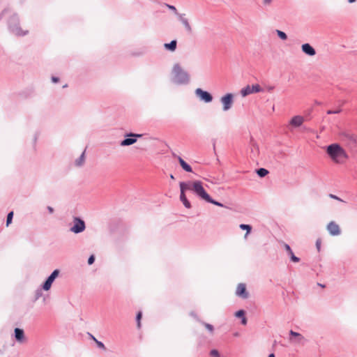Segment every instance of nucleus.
I'll return each instance as SVG.
<instances>
[{"instance_id":"obj_37","label":"nucleus","mask_w":357,"mask_h":357,"mask_svg":"<svg viewBox=\"0 0 357 357\" xmlns=\"http://www.w3.org/2000/svg\"><path fill=\"white\" fill-rule=\"evenodd\" d=\"M94 261H95V256L92 255L88 259V264L89 265H91L94 263Z\"/></svg>"},{"instance_id":"obj_28","label":"nucleus","mask_w":357,"mask_h":357,"mask_svg":"<svg viewBox=\"0 0 357 357\" xmlns=\"http://www.w3.org/2000/svg\"><path fill=\"white\" fill-rule=\"evenodd\" d=\"M13 218V212L10 211L7 215V218H6V226L7 227L12 222Z\"/></svg>"},{"instance_id":"obj_32","label":"nucleus","mask_w":357,"mask_h":357,"mask_svg":"<svg viewBox=\"0 0 357 357\" xmlns=\"http://www.w3.org/2000/svg\"><path fill=\"white\" fill-rule=\"evenodd\" d=\"M142 312H139L137 314V316H136V320H137V327L139 328L141 327V322H140V320L142 319Z\"/></svg>"},{"instance_id":"obj_14","label":"nucleus","mask_w":357,"mask_h":357,"mask_svg":"<svg viewBox=\"0 0 357 357\" xmlns=\"http://www.w3.org/2000/svg\"><path fill=\"white\" fill-rule=\"evenodd\" d=\"M236 294L243 299H246L249 297V294L246 290V286L245 284L240 283L238 284L236 290Z\"/></svg>"},{"instance_id":"obj_10","label":"nucleus","mask_w":357,"mask_h":357,"mask_svg":"<svg viewBox=\"0 0 357 357\" xmlns=\"http://www.w3.org/2000/svg\"><path fill=\"white\" fill-rule=\"evenodd\" d=\"M180 190H181V195H180V200L183 203V204L187 208H191L190 202L188 200L185 192L188 190L187 184L185 182H180Z\"/></svg>"},{"instance_id":"obj_35","label":"nucleus","mask_w":357,"mask_h":357,"mask_svg":"<svg viewBox=\"0 0 357 357\" xmlns=\"http://www.w3.org/2000/svg\"><path fill=\"white\" fill-rule=\"evenodd\" d=\"M210 356L211 357H220L219 352L216 349L211 350V352H210Z\"/></svg>"},{"instance_id":"obj_2","label":"nucleus","mask_w":357,"mask_h":357,"mask_svg":"<svg viewBox=\"0 0 357 357\" xmlns=\"http://www.w3.org/2000/svg\"><path fill=\"white\" fill-rule=\"evenodd\" d=\"M326 153L331 159L337 163L343 162L347 158V153L338 144L334 143L326 147Z\"/></svg>"},{"instance_id":"obj_42","label":"nucleus","mask_w":357,"mask_h":357,"mask_svg":"<svg viewBox=\"0 0 357 357\" xmlns=\"http://www.w3.org/2000/svg\"><path fill=\"white\" fill-rule=\"evenodd\" d=\"M47 208L50 213H52L54 212V208L52 206H47Z\"/></svg>"},{"instance_id":"obj_40","label":"nucleus","mask_w":357,"mask_h":357,"mask_svg":"<svg viewBox=\"0 0 357 357\" xmlns=\"http://www.w3.org/2000/svg\"><path fill=\"white\" fill-rule=\"evenodd\" d=\"M241 324L243 325L247 324V319H246L245 316H244L243 318H241Z\"/></svg>"},{"instance_id":"obj_15","label":"nucleus","mask_w":357,"mask_h":357,"mask_svg":"<svg viewBox=\"0 0 357 357\" xmlns=\"http://www.w3.org/2000/svg\"><path fill=\"white\" fill-rule=\"evenodd\" d=\"M177 18L178 20L181 22V23L183 25L185 29L188 31V32H191L192 31V27L188 22V20L185 17V13H179V14H177Z\"/></svg>"},{"instance_id":"obj_31","label":"nucleus","mask_w":357,"mask_h":357,"mask_svg":"<svg viewBox=\"0 0 357 357\" xmlns=\"http://www.w3.org/2000/svg\"><path fill=\"white\" fill-rule=\"evenodd\" d=\"M165 6L167 8H168L169 10H172L176 15H177V14H179V13H178L177 9L176 8V7L174 6L169 5L167 3H165Z\"/></svg>"},{"instance_id":"obj_52","label":"nucleus","mask_w":357,"mask_h":357,"mask_svg":"<svg viewBox=\"0 0 357 357\" xmlns=\"http://www.w3.org/2000/svg\"><path fill=\"white\" fill-rule=\"evenodd\" d=\"M213 149L214 150L215 149V143L213 144Z\"/></svg>"},{"instance_id":"obj_48","label":"nucleus","mask_w":357,"mask_h":357,"mask_svg":"<svg viewBox=\"0 0 357 357\" xmlns=\"http://www.w3.org/2000/svg\"><path fill=\"white\" fill-rule=\"evenodd\" d=\"M268 357H275L274 354H269Z\"/></svg>"},{"instance_id":"obj_45","label":"nucleus","mask_w":357,"mask_h":357,"mask_svg":"<svg viewBox=\"0 0 357 357\" xmlns=\"http://www.w3.org/2000/svg\"><path fill=\"white\" fill-rule=\"evenodd\" d=\"M274 89V86H270L268 87V91H271Z\"/></svg>"},{"instance_id":"obj_16","label":"nucleus","mask_w":357,"mask_h":357,"mask_svg":"<svg viewBox=\"0 0 357 357\" xmlns=\"http://www.w3.org/2000/svg\"><path fill=\"white\" fill-rule=\"evenodd\" d=\"M301 50L306 55L313 56L316 54L314 48L309 43H304L301 45Z\"/></svg>"},{"instance_id":"obj_20","label":"nucleus","mask_w":357,"mask_h":357,"mask_svg":"<svg viewBox=\"0 0 357 357\" xmlns=\"http://www.w3.org/2000/svg\"><path fill=\"white\" fill-rule=\"evenodd\" d=\"M15 337L17 342L22 343L24 341V333L21 328H15Z\"/></svg>"},{"instance_id":"obj_19","label":"nucleus","mask_w":357,"mask_h":357,"mask_svg":"<svg viewBox=\"0 0 357 357\" xmlns=\"http://www.w3.org/2000/svg\"><path fill=\"white\" fill-rule=\"evenodd\" d=\"M289 341L296 345L303 346L305 345L307 340L305 338L303 335H299L298 337H296V339H293L292 337H289Z\"/></svg>"},{"instance_id":"obj_18","label":"nucleus","mask_w":357,"mask_h":357,"mask_svg":"<svg viewBox=\"0 0 357 357\" xmlns=\"http://www.w3.org/2000/svg\"><path fill=\"white\" fill-rule=\"evenodd\" d=\"M250 151H251V158H256L259 153V147L257 144V143L254 141V139L252 138H251L250 139Z\"/></svg>"},{"instance_id":"obj_4","label":"nucleus","mask_w":357,"mask_h":357,"mask_svg":"<svg viewBox=\"0 0 357 357\" xmlns=\"http://www.w3.org/2000/svg\"><path fill=\"white\" fill-rule=\"evenodd\" d=\"M188 190L192 191L200 199L207 202L211 197L210 195L204 190L202 183L200 181H195L194 182H185Z\"/></svg>"},{"instance_id":"obj_11","label":"nucleus","mask_w":357,"mask_h":357,"mask_svg":"<svg viewBox=\"0 0 357 357\" xmlns=\"http://www.w3.org/2000/svg\"><path fill=\"white\" fill-rule=\"evenodd\" d=\"M59 270L55 269L50 275L46 279L45 282L43 283L42 287L43 290L48 291L50 289L52 283L54 282V280L59 276Z\"/></svg>"},{"instance_id":"obj_24","label":"nucleus","mask_w":357,"mask_h":357,"mask_svg":"<svg viewBox=\"0 0 357 357\" xmlns=\"http://www.w3.org/2000/svg\"><path fill=\"white\" fill-rule=\"evenodd\" d=\"M178 162L182 167V168L186 171L187 172H192V169L190 165H189L185 160H183L181 157H178Z\"/></svg>"},{"instance_id":"obj_17","label":"nucleus","mask_w":357,"mask_h":357,"mask_svg":"<svg viewBox=\"0 0 357 357\" xmlns=\"http://www.w3.org/2000/svg\"><path fill=\"white\" fill-rule=\"evenodd\" d=\"M304 122V118L302 116H295L290 121V125L297 128L301 126Z\"/></svg>"},{"instance_id":"obj_12","label":"nucleus","mask_w":357,"mask_h":357,"mask_svg":"<svg viewBox=\"0 0 357 357\" xmlns=\"http://www.w3.org/2000/svg\"><path fill=\"white\" fill-rule=\"evenodd\" d=\"M261 91H262V89L259 84H255L252 86L248 85L241 90V94L243 97H245L251 93H259Z\"/></svg>"},{"instance_id":"obj_46","label":"nucleus","mask_w":357,"mask_h":357,"mask_svg":"<svg viewBox=\"0 0 357 357\" xmlns=\"http://www.w3.org/2000/svg\"><path fill=\"white\" fill-rule=\"evenodd\" d=\"M349 3H353L356 1V0H347Z\"/></svg>"},{"instance_id":"obj_23","label":"nucleus","mask_w":357,"mask_h":357,"mask_svg":"<svg viewBox=\"0 0 357 357\" xmlns=\"http://www.w3.org/2000/svg\"><path fill=\"white\" fill-rule=\"evenodd\" d=\"M85 162V151L82 152L81 155L75 160V165L76 167H81L84 165Z\"/></svg>"},{"instance_id":"obj_44","label":"nucleus","mask_w":357,"mask_h":357,"mask_svg":"<svg viewBox=\"0 0 357 357\" xmlns=\"http://www.w3.org/2000/svg\"><path fill=\"white\" fill-rule=\"evenodd\" d=\"M330 197L331 198H333V199H338V200H340L337 196L335 195H330Z\"/></svg>"},{"instance_id":"obj_33","label":"nucleus","mask_w":357,"mask_h":357,"mask_svg":"<svg viewBox=\"0 0 357 357\" xmlns=\"http://www.w3.org/2000/svg\"><path fill=\"white\" fill-rule=\"evenodd\" d=\"M245 312L243 310H240L235 313V316L238 318H243L245 316Z\"/></svg>"},{"instance_id":"obj_25","label":"nucleus","mask_w":357,"mask_h":357,"mask_svg":"<svg viewBox=\"0 0 357 357\" xmlns=\"http://www.w3.org/2000/svg\"><path fill=\"white\" fill-rule=\"evenodd\" d=\"M239 227L242 230H245L246 231V233H245V236H244V238H246L248 235L250 233V231L252 230V227L250 225H249L241 224L239 225Z\"/></svg>"},{"instance_id":"obj_3","label":"nucleus","mask_w":357,"mask_h":357,"mask_svg":"<svg viewBox=\"0 0 357 357\" xmlns=\"http://www.w3.org/2000/svg\"><path fill=\"white\" fill-rule=\"evenodd\" d=\"M172 81L178 85H187L190 82L189 73L182 68L179 63H175L172 68Z\"/></svg>"},{"instance_id":"obj_30","label":"nucleus","mask_w":357,"mask_h":357,"mask_svg":"<svg viewBox=\"0 0 357 357\" xmlns=\"http://www.w3.org/2000/svg\"><path fill=\"white\" fill-rule=\"evenodd\" d=\"M207 202L213 204L215 206H221V207L225 206L222 203L213 199L211 197L209 198V199L207 201Z\"/></svg>"},{"instance_id":"obj_26","label":"nucleus","mask_w":357,"mask_h":357,"mask_svg":"<svg viewBox=\"0 0 357 357\" xmlns=\"http://www.w3.org/2000/svg\"><path fill=\"white\" fill-rule=\"evenodd\" d=\"M256 172L259 177H264L268 174V171L265 168H259L256 169Z\"/></svg>"},{"instance_id":"obj_22","label":"nucleus","mask_w":357,"mask_h":357,"mask_svg":"<svg viewBox=\"0 0 357 357\" xmlns=\"http://www.w3.org/2000/svg\"><path fill=\"white\" fill-rule=\"evenodd\" d=\"M177 41L176 40H172L169 43H165L164 47L165 50H169L170 52H174L176 49Z\"/></svg>"},{"instance_id":"obj_47","label":"nucleus","mask_w":357,"mask_h":357,"mask_svg":"<svg viewBox=\"0 0 357 357\" xmlns=\"http://www.w3.org/2000/svg\"><path fill=\"white\" fill-rule=\"evenodd\" d=\"M33 140H34V143H36V141H37V136L36 135L34 136Z\"/></svg>"},{"instance_id":"obj_5","label":"nucleus","mask_w":357,"mask_h":357,"mask_svg":"<svg viewBox=\"0 0 357 357\" xmlns=\"http://www.w3.org/2000/svg\"><path fill=\"white\" fill-rule=\"evenodd\" d=\"M73 226L70 227V231L75 234H79L84 231L86 229V225L83 220L78 217L73 218Z\"/></svg>"},{"instance_id":"obj_27","label":"nucleus","mask_w":357,"mask_h":357,"mask_svg":"<svg viewBox=\"0 0 357 357\" xmlns=\"http://www.w3.org/2000/svg\"><path fill=\"white\" fill-rule=\"evenodd\" d=\"M275 31H276L278 36L282 40H285L287 39V36L284 31L278 30V29H277Z\"/></svg>"},{"instance_id":"obj_38","label":"nucleus","mask_w":357,"mask_h":357,"mask_svg":"<svg viewBox=\"0 0 357 357\" xmlns=\"http://www.w3.org/2000/svg\"><path fill=\"white\" fill-rule=\"evenodd\" d=\"M273 2V0H263L262 3L264 6H270Z\"/></svg>"},{"instance_id":"obj_43","label":"nucleus","mask_w":357,"mask_h":357,"mask_svg":"<svg viewBox=\"0 0 357 357\" xmlns=\"http://www.w3.org/2000/svg\"><path fill=\"white\" fill-rule=\"evenodd\" d=\"M320 245H321V243H320L319 241H317L316 242V246H317L318 250H319V249H320Z\"/></svg>"},{"instance_id":"obj_6","label":"nucleus","mask_w":357,"mask_h":357,"mask_svg":"<svg viewBox=\"0 0 357 357\" xmlns=\"http://www.w3.org/2000/svg\"><path fill=\"white\" fill-rule=\"evenodd\" d=\"M125 136L127 137L120 142L121 146H128L134 144L137 142V138L142 137V135L129 132L126 134Z\"/></svg>"},{"instance_id":"obj_39","label":"nucleus","mask_w":357,"mask_h":357,"mask_svg":"<svg viewBox=\"0 0 357 357\" xmlns=\"http://www.w3.org/2000/svg\"><path fill=\"white\" fill-rule=\"evenodd\" d=\"M96 342L97 344V346L100 348V349H105V344L102 342H100L98 340H96Z\"/></svg>"},{"instance_id":"obj_34","label":"nucleus","mask_w":357,"mask_h":357,"mask_svg":"<svg viewBox=\"0 0 357 357\" xmlns=\"http://www.w3.org/2000/svg\"><path fill=\"white\" fill-rule=\"evenodd\" d=\"M301 333L295 332L292 330L289 331V337H292L293 339H296V337H298Z\"/></svg>"},{"instance_id":"obj_9","label":"nucleus","mask_w":357,"mask_h":357,"mask_svg":"<svg viewBox=\"0 0 357 357\" xmlns=\"http://www.w3.org/2000/svg\"><path fill=\"white\" fill-rule=\"evenodd\" d=\"M180 190H181V195H180V200L183 203V204L187 208H191L190 202L188 200L185 192L188 190L187 184L185 182H180Z\"/></svg>"},{"instance_id":"obj_13","label":"nucleus","mask_w":357,"mask_h":357,"mask_svg":"<svg viewBox=\"0 0 357 357\" xmlns=\"http://www.w3.org/2000/svg\"><path fill=\"white\" fill-rule=\"evenodd\" d=\"M326 229L331 236H338L341 234L340 226L334 221H331L327 225Z\"/></svg>"},{"instance_id":"obj_8","label":"nucleus","mask_w":357,"mask_h":357,"mask_svg":"<svg viewBox=\"0 0 357 357\" xmlns=\"http://www.w3.org/2000/svg\"><path fill=\"white\" fill-rule=\"evenodd\" d=\"M195 93L196 96L199 98L200 100L206 103L211 102L213 100L212 95L209 92L204 91L200 88H197V89H195Z\"/></svg>"},{"instance_id":"obj_49","label":"nucleus","mask_w":357,"mask_h":357,"mask_svg":"<svg viewBox=\"0 0 357 357\" xmlns=\"http://www.w3.org/2000/svg\"><path fill=\"white\" fill-rule=\"evenodd\" d=\"M234 335L236 337H238L239 335V333L236 332L234 334Z\"/></svg>"},{"instance_id":"obj_36","label":"nucleus","mask_w":357,"mask_h":357,"mask_svg":"<svg viewBox=\"0 0 357 357\" xmlns=\"http://www.w3.org/2000/svg\"><path fill=\"white\" fill-rule=\"evenodd\" d=\"M341 109H337L336 110H331V109H329L327 111V114H339L341 112Z\"/></svg>"},{"instance_id":"obj_1","label":"nucleus","mask_w":357,"mask_h":357,"mask_svg":"<svg viewBox=\"0 0 357 357\" xmlns=\"http://www.w3.org/2000/svg\"><path fill=\"white\" fill-rule=\"evenodd\" d=\"M6 15L9 16L8 20V28L9 31L17 36H24L29 33L28 30H23L20 25V17L16 13H14L9 8L4 9L1 15L0 18Z\"/></svg>"},{"instance_id":"obj_7","label":"nucleus","mask_w":357,"mask_h":357,"mask_svg":"<svg viewBox=\"0 0 357 357\" xmlns=\"http://www.w3.org/2000/svg\"><path fill=\"white\" fill-rule=\"evenodd\" d=\"M220 102L222 105V110L227 112L229 110L234 103V95L232 93H227L220 98Z\"/></svg>"},{"instance_id":"obj_51","label":"nucleus","mask_w":357,"mask_h":357,"mask_svg":"<svg viewBox=\"0 0 357 357\" xmlns=\"http://www.w3.org/2000/svg\"><path fill=\"white\" fill-rule=\"evenodd\" d=\"M93 340L96 342V340H97L93 335H91Z\"/></svg>"},{"instance_id":"obj_29","label":"nucleus","mask_w":357,"mask_h":357,"mask_svg":"<svg viewBox=\"0 0 357 357\" xmlns=\"http://www.w3.org/2000/svg\"><path fill=\"white\" fill-rule=\"evenodd\" d=\"M202 324L205 326V328L212 334L213 333V331H214V328H213V326L210 324H208V323H205V322H202Z\"/></svg>"},{"instance_id":"obj_21","label":"nucleus","mask_w":357,"mask_h":357,"mask_svg":"<svg viewBox=\"0 0 357 357\" xmlns=\"http://www.w3.org/2000/svg\"><path fill=\"white\" fill-rule=\"evenodd\" d=\"M284 248L286 250V251L288 252V255H289L290 259L292 261L298 262L300 261V259L294 255L291 248H290V246L288 244L284 243Z\"/></svg>"},{"instance_id":"obj_41","label":"nucleus","mask_w":357,"mask_h":357,"mask_svg":"<svg viewBox=\"0 0 357 357\" xmlns=\"http://www.w3.org/2000/svg\"><path fill=\"white\" fill-rule=\"evenodd\" d=\"M52 81L54 82V83H57L59 81V78L57 77H52Z\"/></svg>"},{"instance_id":"obj_50","label":"nucleus","mask_w":357,"mask_h":357,"mask_svg":"<svg viewBox=\"0 0 357 357\" xmlns=\"http://www.w3.org/2000/svg\"><path fill=\"white\" fill-rule=\"evenodd\" d=\"M170 178H171L172 179H174V175H173V174H170Z\"/></svg>"}]
</instances>
